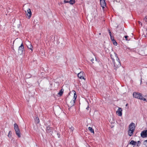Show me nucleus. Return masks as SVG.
<instances>
[{"instance_id":"f257e3e1","label":"nucleus","mask_w":147,"mask_h":147,"mask_svg":"<svg viewBox=\"0 0 147 147\" xmlns=\"http://www.w3.org/2000/svg\"><path fill=\"white\" fill-rule=\"evenodd\" d=\"M115 54L116 58V61L115 62V59L112 58L111 55V56L112 60V61L114 63V69L116 71L118 67L121 66V63L120 60L118 58L117 54L116 53H115Z\"/></svg>"},{"instance_id":"f03ea898","label":"nucleus","mask_w":147,"mask_h":147,"mask_svg":"<svg viewBox=\"0 0 147 147\" xmlns=\"http://www.w3.org/2000/svg\"><path fill=\"white\" fill-rule=\"evenodd\" d=\"M133 96L134 97L136 98L139 99L143 101H147L146 99L144 98V97L142 96V94L140 93L136 92H134L133 93Z\"/></svg>"},{"instance_id":"7ed1b4c3","label":"nucleus","mask_w":147,"mask_h":147,"mask_svg":"<svg viewBox=\"0 0 147 147\" xmlns=\"http://www.w3.org/2000/svg\"><path fill=\"white\" fill-rule=\"evenodd\" d=\"M14 128L16 131V134L19 138L21 137L20 132L18 124L17 123L14 124Z\"/></svg>"},{"instance_id":"20e7f679","label":"nucleus","mask_w":147,"mask_h":147,"mask_svg":"<svg viewBox=\"0 0 147 147\" xmlns=\"http://www.w3.org/2000/svg\"><path fill=\"white\" fill-rule=\"evenodd\" d=\"M24 46L23 44L22 43L18 49V52L19 53L20 55L23 54L24 53Z\"/></svg>"},{"instance_id":"39448f33","label":"nucleus","mask_w":147,"mask_h":147,"mask_svg":"<svg viewBox=\"0 0 147 147\" xmlns=\"http://www.w3.org/2000/svg\"><path fill=\"white\" fill-rule=\"evenodd\" d=\"M141 136L143 138H146L147 137V130L143 131L140 134Z\"/></svg>"},{"instance_id":"423d86ee","label":"nucleus","mask_w":147,"mask_h":147,"mask_svg":"<svg viewBox=\"0 0 147 147\" xmlns=\"http://www.w3.org/2000/svg\"><path fill=\"white\" fill-rule=\"evenodd\" d=\"M84 73L82 71L80 72L78 74V77L80 79L85 80V78L83 77Z\"/></svg>"},{"instance_id":"0eeeda50","label":"nucleus","mask_w":147,"mask_h":147,"mask_svg":"<svg viewBox=\"0 0 147 147\" xmlns=\"http://www.w3.org/2000/svg\"><path fill=\"white\" fill-rule=\"evenodd\" d=\"M135 123H131L129 126V129L133 130L134 131L135 129Z\"/></svg>"},{"instance_id":"6e6552de","label":"nucleus","mask_w":147,"mask_h":147,"mask_svg":"<svg viewBox=\"0 0 147 147\" xmlns=\"http://www.w3.org/2000/svg\"><path fill=\"white\" fill-rule=\"evenodd\" d=\"M100 5L103 8L106 6V2L105 0H100Z\"/></svg>"},{"instance_id":"1a4fd4ad","label":"nucleus","mask_w":147,"mask_h":147,"mask_svg":"<svg viewBox=\"0 0 147 147\" xmlns=\"http://www.w3.org/2000/svg\"><path fill=\"white\" fill-rule=\"evenodd\" d=\"M122 110L121 108L119 107L117 111V113L119 116H121L122 115Z\"/></svg>"},{"instance_id":"9d476101","label":"nucleus","mask_w":147,"mask_h":147,"mask_svg":"<svg viewBox=\"0 0 147 147\" xmlns=\"http://www.w3.org/2000/svg\"><path fill=\"white\" fill-rule=\"evenodd\" d=\"M53 129V128L51 127L49 125L47 126L46 127V131L47 132L49 133Z\"/></svg>"},{"instance_id":"9b49d317","label":"nucleus","mask_w":147,"mask_h":147,"mask_svg":"<svg viewBox=\"0 0 147 147\" xmlns=\"http://www.w3.org/2000/svg\"><path fill=\"white\" fill-rule=\"evenodd\" d=\"M75 102V101H74L73 100H72L68 105V107L71 108L74 105Z\"/></svg>"},{"instance_id":"f8f14e48","label":"nucleus","mask_w":147,"mask_h":147,"mask_svg":"<svg viewBox=\"0 0 147 147\" xmlns=\"http://www.w3.org/2000/svg\"><path fill=\"white\" fill-rule=\"evenodd\" d=\"M27 15L28 17V19H30L31 17V16L32 15V12L31 11V10L30 9H28L27 10Z\"/></svg>"},{"instance_id":"ddd939ff","label":"nucleus","mask_w":147,"mask_h":147,"mask_svg":"<svg viewBox=\"0 0 147 147\" xmlns=\"http://www.w3.org/2000/svg\"><path fill=\"white\" fill-rule=\"evenodd\" d=\"M111 39V41H112L113 44L115 46L117 45V43L116 42V40L114 39V37L112 36L110 37Z\"/></svg>"},{"instance_id":"4468645a","label":"nucleus","mask_w":147,"mask_h":147,"mask_svg":"<svg viewBox=\"0 0 147 147\" xmlns=\"http://www.w3.org/2000/svg\"><path fill=\"white\" fill-rule=\"evenodd\" d=\"M134 131L133 130L129 129L128 131V134L130 136H131L133 135V133Z\"/></svg>"},{"instance_id":"2eb2a0df","label":"nucleus","mask_w":147,"mask_h":147,"mask_svg":"<svg viewBox=\"0 0 147 147\" xmlns=\"http://www.w3.org/2000/svg\"><path fill=\"white\" fill-rule=\"evenodd\" d=\"M35 123L36 124H38L40 122L39 118L37 117H36L34 118Z\"/></svg>"},{"instance_id":"dca6fc26","label":"nucleus","mask_w":147,"mask_h":147,"mask_svg":"<svg viewBox=\"0 0 147 147\" xmlns=\"http://www.w3.org/2000/svg\"><path fill=\"white\" fill-rule=\"evenodd\" d=\"M64 90L63 89H61L58 93V94L60 96H61L63 93Z\"/></svg>"},{"instance_id":"f3484780","label":"nucleus","mask_w":147,"mask_h":147,"mask_svg":"<svg viewBox=\"0 0 147 147\" xmlns=\"http://www.w3.org/2000/svg\"><path fill=\"white\" fill-rule=\"evenodd\" d=\"M73 91L74 92V96L73 100L75 101V100H76V99L77 98V96L76 94V92H75V91L74 90H73Z\"/></svg>"},{"instance_id":"a211bd4d","label":"nucleus","mask_w":147,"mask_h":147,"mask_svg":"<svg viewBox=\"0 0 147 147\" xmlns=\"http://www.w3.org/2000/svg\"><path fill=\"white\" fill-rule=\"evenodd\" d=\"M136 141L132 140L131 141V142H130L129 144H131L132 145H135L136 144Z\"/></svg>"},{"instance_id":"6ab92c4d","label":"nucleus","mask_w":147,"mask_h":147,"mask_svg":"<svg viewBox=\"0 0 147 147\" xmlns=\"http://www.w3.org/2000/svg\"><path fill=\"white\" fill-rule=\"evenodd\" d=\"M88 129L89 130V131H90L92 133H94V129L92 128V127H88Z\"/></svg>"},{"instance_id":"aec40b11","label":"nucleus","mask_w":147,"mask_h":147,"mask_svg":"<svg viewBox=\"0 0 147 147\" xmlns=\"http://www.w3.org/2000/svg\"><path fill=\"white\" fill-rule=\"evenodd\" d=\"M69 3L71 5H73L75 3V0H70L69 1Z\"/></svg>"},{"instance_id":"412c9836","label":"nucleus","mask_w":147,"mask_h":147,"mask_svg":"<svg viewBox=\"0 0 147 147\" xmlns=\"http://www.w3.org/2000/svg\"><path fill=\"white\" fill-rule=\"evenodd\" d=\"M31 77V75L30 74H27L26 75L25 77L27 78H29Z\"/></svg>"},{"instance_id":"4be33fe9","label":"nucleus","mask_w":147,"mask_h":147,"mask_svg":"<svg viewBox=\"0 0 147 147\" xmlns=\"http://www.w3.org/2000/svg\"><path fill=\"white\" fill-rule=\"evenodd\" d=\"M28 48L30 49L32 51V48H33V47H32V45H28Z\"/></svg>"},{"instance_id":"5701e85b","label":"nucleus","mask_w":147,"mask_h":147,"mask_svg":"<svg viewBox=\"0 0 147 147\" xmlns=\"http://www.w3.org/2000/svg\"><path fill=\"white\" fill-rule=\"evenodd\" d=\"M69 129L70 130V132L72 133L74 129V127L71 126L70 127H69Z\"/></svg>"},{"instance_id":"b1692460","label":"nucleus","mask_w":147,"mask_h":147,"mask_svg":"<svg viewBox=\"0 0 147 147\" xmlns=\"http://www.w3.org/2000/svg\"><path fill=\"white\" fill-rule=\"evenodd\" d=\"M11 131H9L8 135V136L9 138L11 137Z\"/></svg>"},{"instance_id":"393cba45","label":"nucleus","mask_w":147,"mask_h":147,"mask_svg":"<svg viewBox=\"0 0 147 147\" xmlns=\"http://www.w3.org/2000/svg\"><path fill=\"white\" fill-rule=\"evenodd\" d=\"M141 144V142L140 141H138L137 142V146H140Z\"/></svg>"},{"instance_id":"a878e982","label":"nucleus","mask_w":147,"mask_h":147,"mask_svg":"<svg viewBox=\"0 0 147 147\" xmlns=\"http://www.w3.org/2000/svg\"><path fill=\"white\" fill-rule=\"evenodd\" d=\"M147 142V140H145L144 141V145H146V143Z\"/></svg>"},{"instance_id":"bb28decb","label":"nucleus","mask_w":147,"mask_h":147,"mask_svg":"<svg viewBox=\"0 0 147 147\" xmlns=\"http://www.w3.org/2000/svg\"><path fill=\"white\" fill-rule=\"evenodd\" d=\"M63 2L64 3H68L69 2V1L66 0H64Z\"/></svg>"},{"instance_id":"cd10ccee","label":"nucleus","mask_w":147,"mask_h":147,"mask_svg":"<svg viewBox=\"0 0 147 147\" xmlns=\"http://www.w3.org/2000/svg\"><path fill=\"white\" fill-rule=\"evenodd\" d=\"M128 37V36H124V38H125L126 39V40H127V38Z\"/></svg>"},{"instance_id":"c85d7f7f","label":"nucleus","mask_w":147,"mask_h":147,"mask_svg":"<svg viewBox=\"0 0 147 147\" xmlns=\"http://www.w3.org/2000/svg\"><path fill=\"white\" fill-rule=\"evenodd\" d=\"M144 20L146 22H147V16H146Z\"/></svg>"},{"instance_id":"c756f323","label":"nucleus","mask_w":147,"mask_h":147,"mask_svg":"<svg viewBox=\"0 0 147 147\" xmlns=\"http://www.w3.org/2000/svg\"><path fill=\"white\" fill-rule=\"evenodd\" d=\"M109 35H110V37L111 36H112L111 33V31H109Z\"/></svg>"},{"instance_id":"7c9ffc66","label":"nucleus","mask_w":147,"mask_h":147,"mask_svg":"<svg viewBox=\"0 0 147 147\" xmlns=\"http://www.w3.org/2000/svg\"><path fill=\"white\" fill-rule=\"evenodd\" d=\"M94 59H92L91 60V61H92V62L93 63H94V62H93V61H94Z\"/></svg>"},{"instance_id":"2f4dec72","label":"nucleus","mask_w":147,"mask_h":147,"mask_svg":"<svg viewBox=\"0 0 147 147\" xmlns=\"http://www.w3.org/2000/svg\"><path fill=\"white\" fill-rule=\"evenodd\" d=\"M138 22H139V24H141V26H142V23L141 22H140V21H139Z\"/></svg>"},{"instance_id":"473e14b6","label":"nucleus","mask_w":147,"mask_h":147,"mask_svg":"<svg viewBox=\"0 0 147 147\" xmlns=\"http://www.w3.org/2000/svg\"><path fill=\"white\" fill-rule=\"evenodd\" d=\"M89 108V107L88 106V107L86 108V109L87 110H88V108Z\"/></svg>"},{"instance_id":"72a5a7b5","label":"nucleus","mask_w":147,"mask_h":147,"mask_svg":"<svg viewBox=\"0 0 147 147\" xmlns=\"http://www.w3.org/2000/svg\"><path fill=\"white\" fill-rule=\"evenodd\" d=\"M127 49H128L129 50H130V48H129V47L127 48Z\"/></svg>"},{"instance_id":"f704fd0d","label":"nucleus","mask_w":147,"mask_h":147,"mask_svg":"<svg viewBox=\"0 0 147 147\" xmlns=\"http://www.w3.org/2000/svg\"><path fill=\"white\" fill-rule=\"evenodd\" d=\"M108 31L109 32V31H110V30L109 29V30H108Z\"/></svg>"},{"instance_id":"c9c22d12","label":"nucleus","mask_w":147,"mask_h":147,"mask_svg":"<svg viewBox=\"0 0 147 147\" xmlns=\"http://www.w3.org/2000/svg\"><path fill=\"white\" fill-rule=\"evenodd\" d=\"M128 105V104H127L126 105V106H127Z\"/></svg>"},{"instance_id":"e433bc0d","label":"nucleus","mask_w":147,"mask_h":147,"mask_svg":"<svg viewBox=\"0 0 147 147\" xmlns=\"http://www.w3.org/2000/svg\"><path fill=\"white\" fill-rule=\"evenodd\" d=\"M142 82V79H141V83Z\"/></svg>"},{"instance_id":"4c0bfd02","label":"nucleus","mask_w":147,"mask_h":147,"mask_svg":"<svg viewBox=\"0 0 147 147\" xmlns=\"http://www.w3.org/2000/svg\"><path fill=\"white\" fill-rule=\"evenodd\" d=\"M57 134L58 135H59V134H58V133H57Z\"/></svg>"},{"instance_id":"58836bf2","label":"nucleus","mask_w":147,"mask_h":147,"mask_svg":"<svg viewBox=\"0 0 147 147\" xmlns=\"http://www.w3.org/2000/svg\"><path fill=\"white\" fill-rule=\"evenodd\" d=\"M57 134L58 135H59V134H58V133H57Z\"/></svg>"},{"instance_id":"ea45409f","label":"nucleus","mask_w":147,"mask_h":147,"mask_svg":"<svg viewBox=\"0 0 147 147\" xmlns=\"http://www.w3.org/2000/svg\"><path fill=\"white\" fill-rule=\"evenodd\" d=\"M100 34H101V33H99V34H100Z\"/></svg>"}]
</instances>
